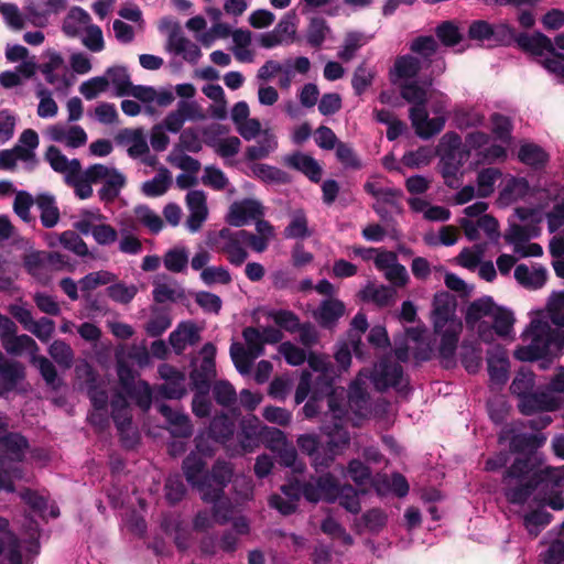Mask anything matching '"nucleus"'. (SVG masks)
Segmentation results:
<instances>
[{
	"label": "nucleus",
	"instance_id": "50",
	"mask_svg": "<svg viewBox=\"0 0 564 564\" xmlns=\"http://www.w3.org/2000/svg\"><path fill=\"white\" fill-rule=\"evenodd\" d=\"M126 176L116 170L108 178L104 181L98 196L102 202H113L120 194L121 188L126 185Z\"/></svg>",
	"mask_w": 564,
	"mask_h": 564
},
{
	"label": "nucleus",
	"instance_id": "61",
	"mask_svg": "<svg viewBox=\"0 0 564 564\" xmlns=\"http://www.w3.org/2000/svg\"><path fill=\"white\" fill-rule=\"evenodd\" d=\"M502 175L496 167L482 169L477 175L478 196L488 197L494 193L496 181Z\"/></svg>",
	"mask_w": 564,
	"mask_h": 564
},
{
	"label": "nucleus",
	"instance_id": "10",
	"mask_svg": "<svg viewBox=\"0 0 564 564\" xmlns=\"http://www.w3.org/2000/svg\"><path fill=\"white\" fill-rule=\"evenodd\" d=\"M403 375V368L400 364L384 357L375 366L371 380L376 390L380 392H384L389 388L402 391L404 388Z\"/></svg>",
	"mask_w": 564,
	"mask_h": 564
},
{
	"label": "nucleus",
	"instance_id": "30",
	"mask_svg": "<svg viewBox=\"0 0 564 564\" xmlns=\"http://www.w3.org/2000/svg\"><path fill=\"white\" fill-rule=\"evenodd\" d=\"M463 324H452V326L441 335L438 346V356L446 362V367L454 362V356L457 349L459 334L462 333Z\"/></svg>",
	"mask_w": 564,
	"mask_h": 564
},
{
	"label": "nucleus",
	"instance_id": "6",
	"mask_svg": "<svg viewBox=\"0 0 564 564\" xmlns=\"http://www.w3.org/2000/svg\"><path fill=\"white\" fill-rule=\"evenodd\" d=\"M490 134L475 130L468 132L463 141V148L468 156L475 153L476 161L479 164H494L507 159V148L501 144H490Z\"/></svg>",
	"mask_w": 564,
	"mask_h": 564
},
{
	"label": "nucleus",
	"instance_id": "3",
	"mask_svg": "<svg viewBox=\"0 0 564 564\" xmlns=\"http://www.w3.org/2000/svg\"><path fill=\"white\" fill-rule=\"evenodd\" d=\"M438 170L447 187L457 189L462 184V167L468 160L463 148V140L456 132H446L438 145Z\"/></svg>",
	"mask_w": 564,
	"mask_h": 564
},
{
	"label": "nucleus",
	"instance_id": "12",
	"mask_svg": "<svg viewBox=\"0 0 564 564\" xmlns=\"http://www.w3.org/2000/svg\"><path fill=\"white\" fill-rule=\"evenodd\" d=\"M500 438L509 441L512 453L528 455L533 454L546 442V436L543 433H521L517 432L514 426H505Z\"/></svg>",
	"mask_w": 564,
	"mask_h": 564
},
{
	"label": "nucleus",
	"instance_id": "40",
	"mask_svg": "<svg viewBox=\"0 0 564 564\" xmlns=\"http://www.w3.org/2000/svg\"><path fill=\"white\" fill-rule=\"evenodd\" d=\"M518 159L533 169H543L549 162V154L535 143H524L520 147Z\"/></svg>",
	"mask_w": 564,
	"mask_h": 564
},
{
	"label": "nucleus",
	"instance_id": "16",
	"mask_svg": "<svg viewBox=\"0 0 564 564\" xmlns=\"http://www.w3.org/2000/svg\"><path fill=\"white\" fill-rule=\"evenodd\" d=\"M424 64L412 54L400 55L395 58L393 67L389 72V79L393 85L402 82L414 80Z\"/></svg>",
	"mask_w": 564,
	"mask_h": 564
},
{
	"label": "nucleus",
	"instance_id": "44",
	"mask_svg": "<svg viewBox=\"0 0 564 564\" xmlns=\"http://www.w3.org/2000/svg\"><path fill=\"white\" fill-rule=\"evenodd\" d=\"M401 97L412 104L411 108H425L427 102L426 90L414 80L399 83Z\"/></svg>",
	"mask_w": 564,
	"mask_h": 564
},
{
	"label": "nucleus",
	"instance_id": "41",
	"mask_svg": "<svg viewBox=\"0 0 564 564\" xmlns=\"http://www.w3.org/2000/svg\"><path fill=\"white\" fill-rule=\"evenodd\" d=\"M90 15L80 7H73L63 21L62 30L69 37H76L80 34L82 25H88Z\"/></svg>",
	"mask_w": 564,
	"mask_h": 564
},
{
	"label": "nucleus",
	"instance_id": "11",
	"mask_svg": "<svg viewBox=\"0 0 564 564\" xmlns=\"http://www.w3.org/2000/svg\"><path fill=\"white\" fill-rule=\"evenodd\" d=\"M232 469L226 462L217 460L210 471L205 475L202 482L200 497L203 501H210L224 496L225 487L231 481Z\"/></svg>",
	"mask_w": 564,
	"mask_h": 564
},
{
	"label": "nucleus",
	"instance_id": "4",
	"mask_svg": "<svg viewBox=\"0 0 564 564\" xmlns=\"http://www.w3.org/2000/svg\"><path fill=\"white\" fill-rule=\"evenodd\" d=\"M347 414L340 417L326 416L322 431L327 437L323 447V457L317 455L314 459L316 470L328 467L335 457L340 454L350 443V434L344 422Z\"/></svg>",
	"mask_w": 564,
	"mask_h": 564
},
{
	"label": "nucleus",
	"instance_id": "62",
	"mask_svg": "<svg viewBox=\"0 0 564 564\" xmlns=\"http://www.w3.org/2000/svg\"><path fill=\"white\" fill-rule=\"evenodd\" d=\"M230 357L231 360L241 375H247L250 372L252 362L256 357L250 354L246 348L239 343H232L230 346Z\"/></svg>",
	"mask_w": 564,
	"mask_h": 564
},
{
	"label": "nucleus",
	"instance_id": "1",
	"mask_svg": "<svg viewBox=\"0 0 564 564\" xmlns=\"http://www.w3.org/2000/svg\"><path fill=\"white\" fill-rule=\"evenodd\" d=\"M502 492L511 505H524L533 492L547 497L564 490V474L556 468L535 470L530 456L517 457L502 475Z\"/></svg>",
	"mask_w": 564,
	"mask_h": 564
},
{
	"label": "nucleus",
	"instance_id": "38",
	"mask_svg": "<svg viewBox=\"0 0 564 564\" xmlns=\"http://www.w3.org/2000/svg\"><path fill=\"white\" fill-rule=\"evenodd\" d=\"M3 348L9 355L20 356L23 351H29L32 357L34 354H37L40 348L36 341L29 335H14L9 336V338L4 339L2 343Z\"/></svg>",
	"mask_w": 564,
	"mask_h": 564
},
{
	"label": "nucleus",
	"instance_id": "28",
	"mask_svg": "<svg viewBox=\"0 0 564 564\" xmlns=\"http://www.w3.org/2000/svg\"><path fill=\"white\" fill-rule=\"evenodd\" d=\"M85 387L87 397L90 400L94 409L105 410L108 408L109 395L106 389V383L98 377L95 371H87Z\"/></svg>",
	"mask_w": 564,
	"mask_h": 564
},
{
	"label": "nucleus",
	"instance_id": "24",
	"mask_svg": "<svg viewBox=\"0 0 564 564\" xmlns=\"http://www.w3.org/2000/svg\"><path fill=\"white\" fill-rule=\"evenodd\" d=\"M397 291L392 286L388 285H376L372 282H368L359 292L358 297L360 301L366 303H373L379 307H386L394 302Z\"/></svg>",
	"mask_w": 564,
	"mask_h": 564
},
{
	"label": "nucleus",
	"instance_id": "17",
	"mask_svg": "<svg viewBox=\"0 0 564 564\" xmlns=\"http://www.w3.org/2000/svg\"><path fill=\"white\" fill-rule=\"evenodd\" d=\"M167 50L174 52L176 55H182L186 62L192 64L197 63L202 56L199 46L182 34L181 26L177 23H175L170 31Z\"/></svg>",
	"mask_w": 564,
	"mask_h": 564
},
{
	"label": "nucleus",
	"instance_id": "25",
	"mask_svg": "<svg viewBox=\"0 0 564 564\" xmlns=\"http://www.w3.org/2000/svg\"><path fill=\"white\" fill-rule=\"evenodd\" d=\"M182 469L187 482L200 492L202 482L205 481V475L208 473L205 459L199 454L191 452L184 458Z\"/></svg>",
	"mask_w": 564,
	"mask_h": 564
},
{
	"label": "nucleus",
	"instance_id": "56",
	"mask_svg": "<svg viewBox=\"0 0 564 564\" xmlns=\"http://www.w3.org/2000/svg\"><path fill=\"white\" fill-rule=\"evenodd\" d=\"M30 361L37 368L40 375L47 386L52 387L53 389H57L61 386V380L58 378L55 366L45 356H39L37 354H34Z\"/></svg>",
	"mask_w": 564,
	"mask_h": 564
},
{
	"label": "nucleus",
	"instance_id": "57",
	"mask_svg": "<svg viewBox=\"0 0 564 564\" xmlns=\"http://www.w3.org/2000/svg\"><path fill=\"white\" fill-rule=\"evenodd\" d=\"M366 44V37L361 32H348L344 39V43L337 53V56L343 62L351 61L357 51Z\"/></svg>",
	"mask_w": 564,
	"mask_h": 564
},
{
	"label": "nucleus",
	"instance_id": "22",
	"mask_svg": "<svg viewBox=\"0 0 564 564\" xmlns=\"http://www.w3.org/2000/svg\"><path fill=\"white\" fill-rule=\"evenodd\" d=\"M159 413L172 426V434L178 437H189L193 433V426L186 414L173 410L169 404L156 401Z\"/></svg>",
	"mask_w": 564,
	"mask_h": 564
},
{
	"label": "nucleus",
	"instance_id": "29",
	"mask_svg": "<svg viewBox=\"0 0 564 564\" xmlns=\"http://www.w3.org/2000/svg\"><path fill=\"white\" fill-rule=\"evenodd\" d=\"M345 311L346 307L343 301L330 297L321 302L315 317L322 327L329 328L338 322Z\"/></svg>",
	"mask_w": 564,
	"mask_h": 564
},
{
	"label": "nucleus",
	"instance_id": "51",
	"mask_svg": "<svg viewBox=\"0 0 564 564\" xmlns=\"http://www.w3.org/2000/svg\"><path fill=\"white\" fill-rule=\"evenodd\" d=\"M193 106L186 101H180L177 109L171 111L164 119L162 127L172 133H177L185 120L192 116Z\"/></svg>",
	"mask_w": 564,
	"mask_h": 564
},
{
	"label": "nucleus",
	"instance_id": "54",
	"mask_svg": "<svg viewBox=\"0 0 564 564\" xmlns=\"http://www.w3.org/2000/svg\"><path fill=\"white\" fill-rule=\"evenodd\" d=\"M329 32L330 29L326 20L321 17H314L310 20L307 26L306 41L312 47L318 48L322 46Z\"/></svg>",
	"mask_w": 564,
	"mask_h": 564
},
{
	"label": "nucleus",
	"instance_id": "48",
	"mask_svg": "<svg viewBox=\"0 0 564 564\" xmlns=\"http://www.w3.org/2000/svg\"><path fill=\"white\" fill-rule=\"evenodd\" d=\"M251 170L253 175L264 183L288 184L290 182V175L286 172L269 164L254 163Z\"/></svg>",
	"mask_w": 564,
	"mask_h": 564
},
{
	"label": "nucleus",
	"instance_id": "27",
	"mask_svg": "<svg viewBox=\"0 0 564 564\" xmlns=\"http://www.w3.org/2000/svg\"><path fill=\"white\" fill-rule=\"evenodd\" d=\"M288 166L302 172L311 182L318 183L322 178V167L318 162L302 152H295L284 159Z\"/></svg>",
	"mask_w": 564,
	"mask_h": 564
},
{
	"label": "nucleus",
	"instance_id": "13",
	"mask_svg": "<svg viewBox=\"0 0 564 564\" xmlns=\"http://www.w3.org/2000/svg\"><path fill=\"white\" fill-rule=\"evenodd\" d=\"M321 484L322 475L312 476L307 480H294L290 481L281 487L282 494L285 498L299 502L303 496L306 501L317 503L321 501Z\"/></svg>",
	"mask_w": 564,
	"mask_h": 564
},
{
	"label": "nucleus",
	"instance_id": "63",
	"mask_svg": "<svg viewBox=\"0 0 564 564\" xmlns=\"http://www.w3.org/2000/svg\"><path fill=\"white\" fill-rule=\"evenodd\" d=\"M126 393L143 412H148L150 410L152 405V390L147 381H138V383L129 389Z\"/></svg>",
	"mask_w": 564,
	"mask_h": 564
},
{
	"label": "nucleus",
	"instance_id": "21",
	"mask_svg": "<svg viewBox=\"0 0 564 564\" xmlns=\"http://www.w3.org/2000/svg\"><path fill=\"white\" fill-rule=\"evenodd\" d=\"M267 434L270 435V440L282 447L278 452V463L281 466L292 468L294 473H302L304 470V464L299 462L297 452L293 446L285 444V436L279 429H269Z\"/></svg>",
	"mask_w": 564,
	"mask_h": 564
},
{
	"label": "nucleus",
	"instance_id": "42",
	"mask_svg": "<svg viewBox=\"0 0 564 564\" xmlns=\"http://www.w3.org/2000/svg\"><path fill=\"white\" fill-rule=\"evenodd\" d=\"M171 184V172L165 166H161L152 180L142 184V193L149 197H159L167 192Z\"/></svg>",
	"mask_w": 564,
	"mask_h": 564
},
{
	"label": "nucleus",
	"instance_id": "9",
	"mask_svg": "<svg viewBox=\"0 0 564 564\" xmlns=\"http://www.w3.org/2000/svg\"><path fill=\"white\" fill-rule=\"evenodd\" d=\"M336 377L335 370L317 375L314 383L312 384V394L326 401L327 411L325 416L340 417L347 414V406L343 395H338L334 388V379Z\"/></svg>",
	"mask_w": 564,
	"mask_h": 564
},
{
	"label": "nucleus",
	"instance_id": "31",
	"mask_svg": "<svg viewBox=\"0 0 564 564\" xmlns=\"http://www.w3.org/2000/svg\"><path fill=\"white\" fill-rule=\"evenodd\" d=\"M26 378L25 366L18 360H7L0 367V383L6 391H13Z\"/></svg>",
	"mask_w": 564,
	"mask_h": 564
},
{
	"label": "nucleus",
	"instance_id": "64",
	"mask_svg": "<svg viewBox=\"0 0 564 564\" xmlns=\"http://www.w3.org/2000/svg\"><path fill=\"white\" fill-rule=\"evenodd\" d=\"M48 354L53 360L64 368H69L74 360L72 347L64 340L56 339L48 347Z\"/></svg>",
	"mask_w": 564,
	"mask_h": 564
},
{
	"label": "nucleus",
	"instance_id": "26",
	"mask_svg": "<svg viewBox=\"0 0 564 564\" xmlns=\"http://www.w3.org/2000/svg\"><path fill=\"white\" fill-rule=\"evenodd\" d=\"M28 448L29 441L21 433L9 432L8 427L0 433V451L6 452L12 460L22 462Z\"/></svg>",
	"mask_w": 564,
	"mask_h": 564
},
{
	"label": "nucleus",
	"instance_id": "7",
	"mask_svg": "<svg viewBox=\"0 0 564 564\" xmlns=\"http://www.w3.org/2000/svg\"><path fill=\"white\" fill-rule=\"evenodd\" d=\"M241 234V229L232 231L224 227L208 236V245L215 251L226 254L230 264L240 267L248 258V251L245 248V240Z\"/></svg>",
	"mask_w": 564,
	"mask_h": 564
},
{
	"label": "nucleus",
	"instance_id": "52",
	"mask_svg": "<svg viewBox=\"0 0 564 564\" xmlns=\"http://www.w3.org/2000/svg\"><path fill=\"white\" fill-rule=\"evenodd\" d=\"M376 70L367 65L366 62L360 63L352 75L351 86L356 96H361L373 83Z\"/></svg>",
	"mask_w": 564,
	"mask_h": 564
},
{
	"label": "nucleus",
	"instance_id": "8",
	"mask_svg": "<svg viewBox=\"0 0 564 564\" xmlns=\"http://www.w3.org/2000/svg\"><path fill=\"white\" fill-rule=\"evenodd\" d=\"M111 419L117 427L121 443L127 448L138 444L139 436L132 431V414L129 402L121 392H116L110 401Z\"/></svg>",
	"mask_w": 564,
	"mask_h": 564
},
{
	"label": "nucleus",
	"instance_id": "59",
	"mask_svg": "<svg viewBox=\"0 0 564 564\" xmlns=\"http://www.w3.org/2000/svg\"><path fill=\"white\" fill-rule=\"evenodd\" d=\"M54 238L58 240L59 245L74 252L76 256L86 257L89 254L86 242L73 230H66L59 235H54Z\"/></svg>",
	"mask_w": 564,
	"mask_h": 564
},
{
	"label": "nucleus",
	"instance_id": "53",
	"mask_svg": "<svg viewBox=\"0 0 564 564\" xmlns=\"http://www.w3.org/2000/svg\"><path fill=\"white\" fill-rule=\"evenodd\" d=\"M109 85L112 84L118 96H128L132 86L130 75L124 66H111L106 70Z\"/></svg>",
	"mask_w": 564,
	"mask_h": 564
},
{
	"label": "nucleus",
	"instance_id": "45",
	"mask_svg": "<svg viewBox=\"0 0 564 564\" xmlns=\"http://www.w3.org/2000/svg\"><path fill=\"white\" fill-rule=\"evenodd\" d=\"M235 430V421L224 413L216 415L209 424V435L217 442H226L230 440Z\"/></svg>",
	"mask_w": 564,
	"mask_h": 564
},
{
	"label": "nucleus",
	"instance_id": "19",
	"mask_svg": "<svg viewBox=\"0 0 564 564\" xmlns=\"http://www.w3.org/2000/svg\"><path fill=\"white\" fill-rule=\"evenodd\" d=\"M558 405V401L547 392H532L523 395L518 403L519 411L523 415L555 411Z\"/></svg>",
	"mask_w": 564,
	"mask_h": 564
},
{
	"label": "nucleus",
	"instance_id": "55",
	"mask_svg": "<svg viewBox=\"0 0 564 564\" xmlns=\"http://www.w3.org/2000/svg\"><path fill=\"white\" fill-rule=\"evenodd\" d=\"M460 360L469 373H476L479 370L482 361L480 347L475 343L463 341Z\"/></svg>",
	"mask_w": 564,
	"mask_h": 564
},
{
	"label": "nucleus",
	"instance_id": "20",
	"mask_svg": "<svg viewBox=\"0 0 564 564\" xmlns=\"http://www.w3.org/2000/svg\"><path fill=\"white\" fill-rule=\"evenodd\" d=\"M199 339L198 328L193 322H181L169 336V343L176 355H182L188 345L194 346Z\"/></svg>",
	"mask_w": 564,
	"mask_h": 564
},
{
	"label": "nucleus",
	"instance_id": "39",
	"mask_svg": "<svg viewBox=\"0 0 564 564\" xmlns=\"http://www.w3.org/2000/svg\"><path fill=\"white\" fill-rule=\"evenodd\" d=\"M216 375V365H210L209 361H200L199 366L193 368L189 373L193 389L210 391L212 381L215 379Z\"/></svg>",
	"mask_w": 564,
	"mask_h": 564
},
{
	"label": "nucleus",
	"instance_id": "15",
	"mask_svg": "<svg viewBox=\"0 0 564 564\" xmlns=\"http://www.w3.org/2000/svg\"><path fill=\"white\" fill-rule=\"evenodd\" d=\"M491 319L492 326L488 325L487 323H480L478 326V334L481 340L488 343L491 339V329H494L495 333L501 337L508 336L511 333L514 323V316L510 310L497 305Z\"/></svg>",
	"mask_w": 564,
	"mask_h": 564
},
{
	"label": "nucleus",
	"instance_id": "5",
	"mask_svg": "<svg viewBox=\"0 0 564 564\" xmlns=\"http://www.w3.org/2000/svg\"><path fill=\"white\" fill-rule=\"evenodd\" d=\"M365 494L349 484L340 485L337 478L330 474H322L321 501L334 503L338 501L346 511L357 514L361 510L359 496Z\"/></svg>",
	"mask_w": 564,
	"mask_h": 564
},
{
	"label": "nucleus",
	"instance_id": "49",
	"mask_svg": "<svg viewBox=\"0 0 564 564\" xmlns=\"http://www.w3.org/2000/svg\"><path fill=\"white\" fill-rule=\"evenodd\" d=\"M283 235L286 239H305L312 236L306 215L302 209L293 213Z\"/></svg>",
	"mask_w": 564,
	"mask_h": 564
},
{
	"label": "nucleus",
	"instance_id": "36",
	"mask_svg": "<svg viewBox=\"0 0 564 564\" xmlns=\"http://www.w3.org/2000/svg\"><path fill=\"white\" fill-rule=\"evenodd\" d=\"M368 328L367 316L359 312L357 313L350 323V329L348 332V339L350 341L354 354L357 358H365V345L361 341V334H364Z\"/></svg>",
	"mask_w": 564,
	"mask_h": 564
},
{
	"label": "nucleus",
	"instance_id": "18",
	"mask_svg": "<svg viewBox=\"0 0 564 564\" xmlns=\"http://www.w3.org/2000/svg\"><path fill=\"white\" fill-rule=\"evenodd\" d=\"M263 215L262 205L254 199L235 202L228 212L227 223L235 227H241L250 220L258 219Z\"/></svg>",
	"mask_w": 564,
	"mask_h": 564
},
{
	"label": "nucleus",
	"instance_id": "34",
	"mask_svg": "<svg viewBox=\"0 0 564 564\" xmlns=\"http://www.w3.org/2000/svg\"><path fill=\"white\" fill-rule=\"evenodd\" d=\"M119 138L121 142L130 143L128 148V155L132 159L140 158L149 152V145L143 132V129H123Z\"/></svg>",
	"mask_w": 564,
	"mask_h": 564
},
{
	"label": "nucleus",
	"instance_id": "14",
	"mask_svg": "<svg viewBox=\"0 0 564 564\" xmlns=\"http://www.w3.org/2000/svg\"><path fill=\"white\" fill-rule=\"evenodd\" d=\"M409 117L415 133L424 140L438 134L446 121L442 116L429 118L426 108H410Z\"/></svg>",
	"mask_w": 564,
	"mask_h": 564
},
{
	"label": "nucleus",
	"instance_id": "60",
	"mask_svg": "<svg viewBox=\"0 0 564 564\" xmlns=\"http://www.w3.org/2000/svg\"><path fill=\"white\" fill-rule=\"evenodd\" d=\"M163 262L169 271L183 272L188 264V252L184 247L172 248L164 254Z\"/></svg>",
	"mask_w": 564,
	"mask_h": 564
},
{
	"label": "nucleus",
	"instance_id": "46",
	"mask_svg": "<svg viewBox=\"0 0 564 564\" xmlns=\"http://www.w3.org/2000/svg\"><path fill=\"white\" fill-rule=\"evenodd\" d=\"M438 50V42L432 35H420L416 36L410 43V51L416 54L422 63L432 62V57Z\"/></svg>",
	"mask_w": 564,
	"mask_h": 564
},
{
	"label": "nucleus",
	"instance_id": "43",
	"mask_svg": "<svg viewBox=\"0 0 564 564\" xmlns=\"http://www.w3.org/2000/svg\"><path fill=\"white\" fill-rule=\"evenodd\" d=\"M514 278L525 288L540 289L546 282V270L540 267L530 271L525 264H519L514 269Z\"/></svg>",
	"mask_w": 564,
	"mask_h": 564
},
{
	"label": "nucleus",
	"instance_id": "58",
	"mask_svg": "<svg viewBox=\"0 0 564 564\" xmlns=\"http://www.w3.org/2000/svg\"><path fill=\"white\" fill-rule=\"evenodd\" d=\"M492 133L496 140L500 141L501 145L507 147L512 139V122L509 117L495 112L491 116Z\"/></svg>",
	"mask_w": 564,
	"mask_h": 564
},
{
	"label": "nucleus",
	"instance_id": "35",
	"mask_svg": "<svg viewBox=\"0 0 564 564\" xmlns=\"http://www.w3.org/2000/svg\"><path fill=\"white\" fill-rule=\"evenodd\" d=\"M446 296V293L435 295V307L433 311V327L435 334H441L449 328L452 324H462V322L453 317L448 304L446 302L441 303L442 299Z\"/></svg>",
	"mask_w": 564,
	"mask_h": 564
},
{
	"label": "nucleus",
	"instance_id": "23",
	"mask_svg": "<svg viewBox=\"0 0 564 564\" xmlns=\"http://www.w3.org/2000/svg\"><path fill=\"white\" fill-rule=\"evenodd\" d=\"M517 45L524 52L542 56L544 52L555 54V47L550 37L540 31L533 34L521 32L518 34Z\"/></svg>",
	"mask_w": 564,
	"mask_h": 564
},
{
	"label": "nucleus",
	"instance_id": "32",
	"mask_svg": "<svg viewBox=\"0 0 564 564\" xmlns=\"http://www.w3.org/2000/svg\"><path fill=\"white\" fill-rule=\"evenodd\" d=\"M497 304L492 300L491 296L485 295L480 299L473 301L466 311L465 321L466 324L470 327H475V325L480 322L484 317H490L496 310Z\"/></svg>",
	"mask_w": 564,
	"mask_h": 564
},
{
	"label": "nucleus",
	"instance_id": "37",
	"mask_svg": "<svg viewBox=\"0 0 564 564\" xmlns=\"http://www.w3.org/2000/svg\"><path fill=\"white\" fill-rule=\"evenodd\" d=\"M487 366L490 380L497 384H505L508 380L509 361L502 351H488Z\"/></svg>",
	"mask_w": 564,
	"mask_h": 564
},
{
	"label": "nucleus",
	"instance_id": "47",
	"mask_svg": "<svg viewBox=\"0 0 564 564\" xmlns=\"http://www.w3.org/2000/svg\"><path fill=\"white\" fill-rule=\"evenodd\" d=\"M435 36L445 47H454L464 39L458 25L452 20L441 22L435 28Z\"/></svg>",
	"mask_w": 564,
	"mask_h": 564
},
{
	"label": "nucleus",
	"instance_id": "33",
	"mask_svg": "<svg viewBox=\"0 0 564 564\" xmlns=\"http://www.w3.org/2000/svg\"><path fill=\"white\" fill-rule=\"evenodd\" d=\"M35 204L41 212L40 219L45 228H53L59 220V209L56 206L55 197L48 193L36 196Z\"/></svg>",
	"mask_w": 564,
	"mask_h": 564
},
{
	"label": "nucleus",
	"instance_id": "2",
	"mask_svg": "<svg viewBox=\"0 0 564 564\" xmlns=\"http://www.w3.org/2000/svg\"><path fill=\"white\" fill-rule=\"evenodd\" d=\"M525 335L530 338V343L516 349L514 357L518 360L546 359L551 361L564 348V330L553 329L546 322L532 321Z\"/></svg>",
	"mask_w": 564,
	"mask_h": 564
}]
</instances>
